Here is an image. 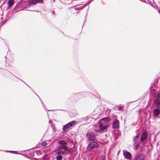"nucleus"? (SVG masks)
I'll return each mask as SVG.
<instances>
[{
	"label": "nucleus",
	"instance_id": "20e7f679",
	"mask_svg": "<svg viewBox=\"0 0 160 160\" xmlns=\"http://www.w3.org/2000/svg\"><path fill=\"white\" fill-rule=\"evenodd\" d=\"M86 136L88 142L96 141V138L95 135L92 132H88L86 134Z\"/></svg>",
	"mask_w": 160,
	"mask_h": 160
},
{
	"label": "nucleus",
	"instance_id": "2eb2a0df",
	"mask_svg": "<svg viewBox=\"0 0 160 160\" xmlns=\"http://www.w3.org/2000/svg\"><path fill=\"white\" fill-rule=\"evenodd\" d=\"M14 3V0H9L8 2V8H10Z\"/></svg>",
	"mask_w": 160,
	"mask_h": 160
},
{
	"label": "nucleus",
	"instance_id": "5701e85b",
	"mask_svg": "<svg viewBox=\"0 0 160 160\" xmlns=\"http://www.w3.org/2000/svg\"><path fill=\"white\" fill-rule=\"evenodd\" d=\"M52 120H50L49 121V123L50 124H51V123H52Z\"/></svg>",
	"mask_w": 160,
	"mask_h": 160
},
{
	"label": "nucleus",
	"instance_id": "393cba45",
	"mask_svg": "<svg viewBox=\"0 0 160 160\" xmlns=\"http://www.w3.org/2000/svg\"><path fill=\"white\" fill-rule=\"evenodd\" d=\"M52 111V110H48V111Z\"/></svg>",
	"mask_w": 160,
	"mask_h": 160
},
{
	"label": "nucleus",
	"instance_id": "412c9836",
	"mask_svg": "<svg viewBox=\"0 0 160 160\" xmlns=\"http://www.w3.org/2000/svg\"><path fill=\"white\" fill-rule=\"evenodd\" d=\"M118 110L119 111H123V108L122 107H119L118 108Z\"/></svg>",
	"mask_w": 160,
	"mask_h": 160
},
{
	"label": "nucleus",
	"instance_id": "1a4fd4ad",
	"mask_svg": "<svg viewBox=\"0 0 160 160\" xmlns=\"http://www.w3.org/2000/svg\"><path fill=\"white\" fill-rule=\"evenodd\" d=\"M153 112L155 116L160 118V108L154 110Z\"/></svg>",
	"mask_w": 160,
	"mask_h": 160
},
{
	"label": "nucleus",
	"instance_id": "0eeeda50",
	"mask_svg": "<svg viewBox=\"0 0 160 160\" xmlns=\"http://www.w3.org/2000/svg\"><path fill=\"white\" fill-rule=\"evenodd\" d=\"M28 2L30 4H34L39 2L40 3H42L43 2L42 0H28Z\"/></svg>",
	"mask_w": 160,
	"mask_h": 160
},
{
	"label": "nucleus",
	"instance_id": "b1692460",
	"mask_svg": "<svg viewBox=\"0 0 160 160\" xmlns=\"http://www.w3.org/2000/svg\"><path fill=\"white\" fill-rule=\"evenodd\" d=\"M52 14H53V15H54V12H52Z\"/></svg>",
	"mask_w": 160,
	"mask_h": 160
},
{
	"label": "nucleus",
	"instance_id": "6ab92c4d",
	"mask_svg": "<svg viewBox=\"0 0 160 160\" xmlns=\"http://www.w3.org/2000/svg\"><path fill=\"white\" fill-rule=\"evenodd\" d=\"M134 148L136 150L138 148V144L137 143L134 144Z\"/></svg>",
	"mask_w": 160,
	"mask_h": 160
},
{
	"label": "nucleus",
	"instance_id": "f8f14e48",
	"mask_svg": "<svg viewBox=\"0 0 160 160\" xmlns=\"http://www.w3.org/2000/svg\"><path fill=\"white\" fill-rule=\"evenodd\" d=\"M27 3V2H24L23 0H22L17 4V6L25 8L26 7L25 5Z\"/></svg>",
	"mask_w": 160,
	"mask_h": 160
},
{
	"label": "nucleus",
	"instance_id": "7ed1b4c3",
	"mask_svg": "<svg viewBox=\"0 0 160 160\" xmlns=\"http://www.w3.org/2000/svg\"><path fill=\"white\" fill-rule=\"evenodd\" d=\"M59 145L57 147L59 149H62L64 152H68L69 150L68 148L67 143L64 140H61L59 142Z\"/></svg>",
	"mask_w": 160,
	"mask_h": 160
},
{
	"label": "nucleus",
	"instance_id": "f03ea898",
	"mask_svg": "<svg viewBox=\"0 0 160 160\" xmlns=\"http://www.w3.org/2000/svg\"><path fill=\"white\" fill-rule=\"evenodd\" d=\"M76 124L75 121H73L68 123L64 126L63 128V131L64 132H67L69 130L72 128V127H74Z\"/></svg>",
	"mask_w": 160,
	"mask_h": 160
},
{
	"label": "nucleus",
	"instance_id": "a211bd4d",
	"mask_svg": "<svg viewBox=\"0 0 160 160\" xmlns=\"http://www.w3.org/2000/svg\"><path fill=\"white\" fill-rule=\"evenodd\" d=\"M57 160H62V157L61 155H59L55 157Z\"/></svg>",
	"mask_w": 160,
	"mask_h": 160
},
{
	"label": "nucleus",
	"instance_id": "f3484780",
	"mask_svg": "<svg viewBox=\"0 0 160 160\" xmlns=\"http://www.w3.org/2000/svg\"><path fill=\"white\" fill-rule=\"evenodd\" d=\"M41 145L43 147H47L49 146L50 144L47 143L46 142H43L42 143Z\"/></svg>",
	"mask_w": 160,
	"mask_h": 160
},
{
	"label": "nucleus",
	"instance_id": "aec40b11",
	"mask_svg": "<svg viewBox=\"0 0 160 160\" xmlns=\"http://www.w3.org/2000/svg\"><path fill=\"white\" fill-rule=\"evenodd\" d=\"M9 152H13L14 153H15V154H17L18 153V152L17 151H9Z\"/></svg>",
	"mask_w": 160,
	"mask_h": 160
},
{
	"label": "nucleus",
	"instance_id": "9b49d317",
	"mask_svg": "<svg viewBox=\"0 0 160 160\" xmlns=\"http://www.w3.org/2000/svg\"><path fill=\"white\" fill-rule=\"evenodd\" d=\"M55 152L56 154L63 155L64 154L65 152L64 151H62V149H59V148L57 147V148L55 150Z\"/></svg>",
	"mask_w": 160,
	"mask_h": 160
},
{
	"label": "nucleus",
	"instance_id": "6e6552de",
	"mask_svg": "<svg viewBox=\"0 0 160 160\" xmlns=\"http://www.w3.org/2000/svg\"><path fill=\"white\" fill-rule=\"evenodd\" d=\"M123 155L126 158L129 160H131V155L129 152L124 151L123 152Z\"/></svg>",
	"mask_w": 160,
	"mask_h": 160
},
{
	"label": "nucleus",
	"instance_id": "ddd939ff",
	"mask_svg": "<svg viewBox=\"0 0 160 160\" xmlns=\"http://www.w3.org/2000/svg\"><path fill=\"white\" fill-rule=\"evenodd\" d=\"M147 136V133L144 132L141 135L140 141L141 142L144 141L145 140Z\"/></svg>",
	"mask_w": 160,
	"mask_h": 160
},
{
	"label": "nucleus",
	"instance_id": "39448f33",
	"mask_svg": "<svg viewBox=\"0 0 160 160\" xmlns=\"http://www.w3.org/2000/svg\"><path fill=\"white\" fill-rule=\"evenodd\" d=\"M98 145V144L95 141H92L88 145L87 147V149L89 151H91L95 148Z\"/></svg>",
	"mask_w": 160,
	"mask_h": 160
},
{
	"label": "nucleus",
	"instance_id": "423d86ee",
	"mask_svg": "<svg viewBox=\"0 0 160 160\" xmlns=\"http://www.w3.org/2000/svg\"><path fill=\"white\" fill-rule=\"evenodd\" d=\"M153 103L157 107H159L160 105V93H158L157 99L154 101Z\"/></svg>",
	"mask_w": 160,
	"mask_h": 160
},
{
	"label": "nucleus",
	"instance_id": "9d476101",
	"mask_svg": "<svg viewBox=\"0 0 160 160\" xmlns=\"http://www.w3.org/2000/svg\"><path fill=\"white\" fill-rule=\"evenodd\" d=\"M112 128L114 129L118 128H119V122L118 119H115L112 125Z\"/></svg>",
	"mask_w": 160,
	"mask_h": 160
},
{
	"label": "nucleus",
	"instance_id": "4468645a",
	"mask_svg": "<svg viewBox=\"0 0 160 160\" xmlns=\"http://www.w3.org/2000/svg\"><path fill=\"white\" fill-rule=\"evenodd\" d=\"M135 160H143V155L142 154H139L136 157Z\"/></svg>",
	"mask_w": 160,
	"mask_h": 160
},
{
	"label": "nucleus",
	"instance_id": "dca6fc26",
	"mask_svg": "<svg viewBox=\"0 0 160 160\" xmlns=\"http://www.w3.org/2000/svg\"><path fill=\"white\" fill-rule=\"evenodd\" d=\"M139 138V136L137 135L134 137L133 138V141L134 143H137Z\"/></svg>",
	"mask_w": 160,
	"mask_h": 160
},
{
	"label": "nucleus",
	"instance_id": "f257e3e1",
	"mask_svg": "<svg viewBox=\"0 0 160 160\" xmlns=\"http://www.w3.org/2000/svg\"><path fill=\"white\" fill-rule=\"evenodd\" d=\"M109 120L107 118H102L98 122V128L95 130L96 132L101 133L108 127Z\"/></svg>",
	"mask_w": 160,
	"mask_h": 160
},
{
	"label": "nucleus",
	"instance_id": "4be33fe9",
	"mask_svg": "<svg viewBox=\"0 0 160 160\" xmlns=\"http://www.w3.org/2000/svg\"><path fill=\"white\" fill-rule=\"evenodd\" d=\"M74 9L75 10H79L80 9H79V8H75Z\"/></svg>",
	"mask_w": 160,
	"mask_h": 160
}]
</instances>
